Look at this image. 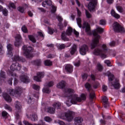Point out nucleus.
<instances>
[{"instance_id": "1", "label": "nucleus", "mask_w": 125, "mask_h": 125, "mask_svg": "<svg viewBox=\"0 0 125 125\" xmlns=\"http://www.w3.org/2000/svg\"><path fill=\"white\" fill-rule=\"evenodd\" d=\"M104 31V29L103 28L99 27L97 28L96 31H95V32L93 33L94 38L93 40L91 45V48L92 49L94 48V47L96 46H97V44H98V43L99 42V39H100V36L98 35L96 32L98 33H103Z\"/></svg>"}, {"instance_id": "2", "label": "nucleus", "mask_w": 125, "mask_h": 125, "mask_svg": "<svg viewBox=\"0 0 125 125\" xmlns=\"http://www.w3.org/2000/svg\"><path fill=\"white\" fill-rule=\"evenodd\" d=\"M85 100V95L82 94L81 96V98L78 97V95H75L73 96L72 99L71 100V103H68L66 102V105L68 107H70L72 104H77V102H81L82 100Z\"/></svg>"}, {"instance_id": "3", "label": "nucleus", "mask_w": 125, "mask_h": 125, "mask_svg": "<svg viewBox=\"0 0 125 125\" xmlns=\"http://www.w3.org/2000/svg\"><path fill=\"white\" fill-rule=\"evenodd\" d=\"M74 115H75V113L73 111H68L65 115L62 114L60 118L62 120H66L68 122H71L73 120Z\"/></svg>"}, {"instance_id": "4", "label": "nucleus", "mask_w": 125, "mask_h": 125, "mask_svg": "<svg viewBox=\"0 0 125 125\" xmlns=\"http://www.w3.org/2000/svg\"><path fill=\"white\" fill-rule=\"evenodd\" d=\"M22 49H23V54L24 56H26L27 58L32 57V55L31 54V52H32V50H33V48L32 47H27L26 45H24L22 47Z\"/></svg>"}, {"instance_id": "5", "label": "nucleus", "mask_w": 125, "mask_h": 125, "mask_svg": "<svg viewBox=\"0 0 125 125\" xmlns=\"http://www.w3.org/2000/svg\"><path fill=\"white\" fill-rule=\"evenodd\" d=\"M113 29L115 32H121V33H125V28L124 27L117 22L113 23Z\"/></svg>"}, {"instance_id": "6", "label": "nucleus", "mask_w": 125, "mask_h": 125, "mask_svg": "<svg viewBox=\"0 0 125 125\" xmlns=\"http://www.w3.org/2000/svg\"><path fill=\"white\" fill-rule=\"evenodd\" d=\"M54 83L52 82H50L47 84H45L44 85V87L42 89V92L44 93H50V90L48 87H50L51 86H53Z\"/></svg>"}, {"instance_id": "7", "label": "nucleus", "mask_w": 125, "mask_h": 125, "mask_svg": "<svg viewBox=\"0 0 125 125\" xmlns=\"http://www.w3.org/2000/svg\"><path fill=\"white\" fill-rule=\"evenodd\" d=\"M88 51V47L84 44L80 47V52L81 55H85L86 54V52Z\"/></svg>"}, {"instance_id": "8", "label": "nucleus", "mask_w": 125, "mask_h": 125, "mask_svg": "<svg viewBox=\"0 0 125 125\" xmlns=\"http://www.w3.org/2000/svg\"><path fill=\"white\" fill-rule=\"evenodd\" d=\"M43 76H44L43 72H39L37 73V76L34 77L33 79L36 82H41V79L43 78Z\"/></svg>"}, {"instance_id": "9", "label": "nucleus", "mask_w": 125, "mask_h": 125, "mask_svg": "<svg viewBox=\"0 0 125 125\" xmlns=\"http://www.w3.org/2000/svg\"><path fill=\"white\" fill-rule=\"evenodd\" d=\"M94 54H95V55H100L101 54L102 58L103 59L106 58V55L104 54H102L101 51H100V50L99 49L95 50V51L94 52Z\"/></svg>"}, {"instance_id": "10", "label": "nucleus", "mask_w": 125, "mask_h": 125, "mask_svg": "<svg viewBox=\"0 0 125 125\" xmlns=\"http://www.w3.org/2000/svg\"><path fill=\"white\" fill-rule=\"evenodd\" d=\"M11 69L12 70H17V71H20V70H21V66L19 65V64L17 63H16V65L15 64H13L11 66Z\"/></svg>"}, {"instance_id": "11", "label": "nucleus", "mask_w": 125, "mask_h": 125, "mask_svg": "<svg viewBox=\"0 0 125 125\" xmlns=\"http://www.w3.org/2000/svg\"><path fill=\"white\" fill-rule=\"evenodd\" d=\"M7 48L8 49V55L9 57H11L12 56V52H11L12 51V45L11 44H9L7 45Z\"/></svg>"}, {"instance_id": "12", "label": "nucleus", "mask_w": 125, "mask_h": 125, "mask_svg": "<svg viewBox=\"0 0 125 125\" xmlns=\"http://www.w3.org/2000/svg\"><path fill=\"white\" fill-rule=\"evenodd\" d=\"M83 28L85 29V32L89 33L90 32V26L87 22H84L83 24Z\"/></svg>"}, {"instance_id": "13", "label": "nucleus", "mask_w": 125, "mask_h": 125, "mask_svg": "<svg viewBox=\"0 0 125 125\" xmlns=\"http://www.w3.org/2000/svg\"><path fill=\"white\" fill-rule=\"evenodd\" d=\"M110 14L113 17H114V18H116V19H120V18H121V16L118 14H117L113 9L111 10Z\"/></svg>"}, {"instance_id": "14", "label": "nucleus", "mask_w": 125, "mask_h": 125, "mask_svg": "<svg viewBox=\"0 0 125 125\" xmlns=\"http://www.w3.org/2000/svg\"><path fill=\"white\" fill-rule=\"evenodd\" d=\"M65 84L66 83H65V81H62L57 84V87L58 88H63V87H65Z\"/></svg>"}, {"instance_id": "15", "label": "nucleus", "mask_w": 125, "mask_h": 125, "mask_svg": "<svg viewBox=\"0 0 125 125\" xmlns=\"http://www.w3.org/2000/svg\"><path fill=\"white\" fill-rule=\"evenodd\" d=\"M65 69L68 73H72L73 72V66L71 64H66Z\"/></svg>"}, {"instance_id": "16", "label": "nucleus", "mask_w": 125, "mask_h": 125, "mask_svg": "<svg viewBox=\"0 0 125 125\" xmlns=\"http://www.w3.org/2000/svg\"><path fill=\"white\" fill-rule=\"evenodd\" d=\"M20 39H21V36L18 35L17 37H16V41L15 42V46H19L20 44Z\"/></svg>"}, {"instance_id": "17", "label": "nucleus", "mask_w": 125, "mask_h": 125, "mask_svg": "<svg viewBox=\"0 0 125 125\" xmlns=\"http://www.w3.org/2000/svg\"><path fill=\"white\" fill-rule=\"evenodd\" d=\"M83 119L81 117H77L75 119V124L76 125H81Z\"/></svg>"}, {"instance_id": "18", "label": "nucleus", "mask_w": 125, "mask_h": 125, "mask_svg": "<svg viewBox=\"0 0 125 125\" xmlns=\"http://www.w3.org/2000/svg\"><path fill=\"white\" fill-rule=\"evenodd\" d=\"M51 3H52L51 0H45V1L42 3V5L43 7H45L47 6V5H51Z\"/></svg>"}, {"instance_id": "19", "label": "nucleus", "mask_w": 125, "mask_h": 125, "mask_svg": "<svg viewBox=\"0 0 125 125\" xmlns=\"http://www.w3.org/2000/svg\"><path fill=\"white\" fill-rule=\"evenodd\" d=\"M77 51V45H73L72 47L70 50V54L73 55Z\"/></svg>"}, {"instance_id": "20", "label": "nucleus", "mask_w": 125, "mask_h": 125, "mask_svg": "<svg viewBox=\"0 0 125 125\" xmlns=\"http://www.w3.org/2000/svg\"><path fill=\"white\" fill-rule=\"evenodd\" d=\"M3 97L4 99H5L6 101H7V102H11V98H10L9 95H7V94H4Z\"/></svg>"}, {"instance_id": "21", "label": "nucleus", "mask_w": 125, "mask_h": 125, "mask_svg": "<svg viewBox=\"0 0 125 125\" xmlns=\"http://www.w3.org/2000/svg\"><path fill=\"white\" fill-rule=\"evenodd\" d=\"M114 88L118 89V88H120V83H119V80H116V82L112 84Z\"/></svg>"}, {"instance_id": "22", "label": "nucleus", "mask_w": 125, "mask_h": 125, "mask_svg": "<svg viewBox=\"0 0 125 125\" xmlns=\"http://www.w3.org/2000/svg\"><path fill=\"white\" fill-rule=\"evenodd\" d=\"M21 82H23V83H29V79H28V77H21Z\"/></svg>"}, {"instance_id": "23", "label": "nucleus", "mask_w": 125, "mask_h": 125, "mask_svg": "<svg viewBox=\"0 0 125 125\" xmlns=\"http://www.w3.org/2000/svg\"><path fill=\"white\" fill-rule=\"evenodd\" d=\"M72 32H73V29H72V27H68V29L66 31V35L68 36H71V35H72Z\"/></svg>"}, {"instance_id": "24", "label": "nucleus", "mask_w": 125, "mask_h": 125, "mask_svg": "<svg viewBox=\"0 0 125 125\" xmlns=\"http://www.w3.org/2000/svg\"><path fill=\"white\" fill-rule=\"evenodd\" d=\"M47 112H48V113H50V114H54L55 112V109L52 107H49L47 109Z\"/></svg>"}, {"instance_id": "25", "label": "nucleus", "mask_w": 125, "mask_h": 125, "mask_svg": "<svg viewBox=\"0 0 125 125\" xmlns=\"http://www.w3.org/2000/svg\"><path fill=\"white\" fill-rule=\"evenodd\" d=\"M77 23L80 28H82V20L80 18H78L77 19Z\"/></svg>"}, {"instance_id": "26", "label": "nucleus", "mask_w": 125, "mask_h": 125, "mask_svg": "<svg viewBox=\"0 0 125 125\" xmlns=\"http://www.w3.org/2000/svg\"><path fill=\"white\" fill-rule=\"evenodd\" d=\"M107 76L108 77L109 81H112L113 80V78H114V75L110 73L109 72H108L107 73Z\"/></svg>"}, {"instance_id": "27", "label": "nucleus", "mask_w": 125, "mask_h": 125, "mask_svg": "<svg viewBox=\"0 0 125 125\" xmlns=\"http://www.w3.org/2000/svg\"><path fill=\"white\" fill-rule=\"evenodd\" d=\"M44 64L46 66H51L52 65V62L49 60H46L44 62Z\"/></svg>"}, {"instance_id": "28", "label": "nucleus", "mask_w": 125, "mask_h": 125, "mask_svg": "<svg viewBox=\"0 0 125 125\" xmlns=\"http://www.w3.org/2000/svg\"><path fill=\"white\" fill-rule=\"evenodd\" d=\"M60 106H61V104L60 103H56L53 104V107L57 109H59Z\"/></svg>"}, {"instance_id": "29", "label": "nucleus", "mask_w": 125, "mask_h": 125, "mask_svg": "<svg viewBox=\"0 0 125 125\" xmlns=\"http://www.w3.org/2000/svg\"><path fill=\"white\" fill-rule=\"evenodd\" d=\"M62 39L63 41H68V39L66 38V34H65V32H63L62 34Z\"/></svg>"}, {"instance_id": "30", "label": "nucleus", "mask_w": 125, "mask_h": 125, "mask_svg": "<svg viewBox=\"0 0 125 125\" xmlns=\"http://www.w3.org/2000/svg\"><path fill=\"white\" fill-rule=\"evenodd\" d=\"M28 38L30 41L32 42H36V39H35V38H34V36L32 35H29L28 36Z\"/></svg>"}, {"instance_id": "31", "label": "nucleus", "mask_w": 125, "mask_h": 125, "mask_svg": "<svg viewBox=\"0 0 125 125\" xmlns=\"http://www.w3.org/2000/svg\"><path fill=\"white\" fill-rule=\"evenodd\" d=\"M2 13L4 16H7L8 15V11L6 9H3L2 10Z\"/></svg>"}, {"instance_id": "32", "label": "nucleus", "mask_w": 125, "mask_h": 125, "mask_svg": "<svg viewBox=\"0 0 125 125\" xmlns=\"http://www.w3.org/2000/svg\"><path fill=\"white\" fill-rule=\"evenodd\" d=\"M15 93L16 94H19V92L17 91H15V92L11 89V90H10V94H11V95H14V94H15Z\"/></svg>"}, {"instance_id": "33", "label": "nucleus", "mask_w": 125, "mask_h": 125, "mask_svg": "<svg viewBox=\"0 0 125 125\" xmlns=\"http://www.w3.org/2000/svg\"><path fill=\"white\" fill-rule=\"evenodd\" d=\"M85 15L87 18H91V14L87 10H85Z\"/></svg>"}, {"instance_id": "34", "label": "nucleus", "mask_w": 125, "mask_h": 125, "mask_svg": "<svg viewBox=\"0 0 125 125\" xmlns=\"http://www.w3.org/2000/svg\"><path fill=\"white\" fill-rule=\"evenodd\" d=\"M18 10L20 11V12H21V13H24V12H25V10L23 7L21 6H20L18 8Z\"/></svg>"}, {"instance_id": "35", "label": "nucleus", "mask_w": 125, "mask_h": 125, "mask_svg": "<svg viewBox=\"0 0 125 125\" xmlns=\"http://www.w3.org/2000/svg\"><path fill=\"white\" fill-rule=\"evenodd\" d=\"M9 6L11 7V8H13V9H16V5H15V4L14 3L10 2L9 3Z\"/></svg>"}, {"instance_id": "36", "label": "nucleus", "mask_w": 125, "mask_h": 125, "mask_svg": "<svg viewBox=\"0 0 125 125\" xmlns=\"http://www.w3.org/2000/svg\"><path fill=\"white\" fill-rule=\"evenodd\" d=\"M32 121H36L38 120V115L34 114L31 116Z\"/></svg>"}, {"instance_id": "37", "label": "nucleus", "mask_w": 125, "mask_h": 125, "mask_svg": "<svg viewBox=\"0 0 125 125\" xmlns=\"http://www.w3.org/2000/svg\"><path fill=\"white\" fill-rule=\"evenodd\" d=\"M15 107L18 109H21V105L20 104V103L19 102H17Z\"/></svg>"}, {"instance_id": "38", "label": "nucleus", "mask_w": 125, "mask_h": 125, "mask_svg": "<svg viewBox=\"0 0 125 125\" xmlns=\"http://www.w3.org/2000/svg\"><path fill=\"white\" fill-rule=\"evenodd\" d=\"M103 102H104V104H107V102H108V98L105 96L103 98Z\"/></svg>"}, {"instance_id": "39", "label": "nucleus", "mask_w": 125, "mask_h": 125, "mask_svg": "<svg viewBox=\"0 0 125 125\" xmlns=\"http://www.w3.org/2000/svg\"><path fill=\"white\" fill-rule=\"evenodd\" d=\"M116 8H117V10H118V11H119V12H123V8H122V7H121L120 6H116Z\"/></svg>"}, {"instance_id": "40", "label": "nucleus", "mask_w": 125, "mask_h": 125, "mask_svg": "<svg viewBox=\"0 0 125 125\" xmlns=\"http://www.w3.org/2000/svg\"><path fill=\"white\" fill-rule=\"evenodd\" d=\"M51 12H52L53 13L55 12V11H56V7L54 5H52L51 7Z\"/></svg>"}, {"instance_id": "41", "label": "nucleus", "mask_w": 125, "mask_h": 125, "mask_svg": "<svg viewBox=\"0 0 125 125\" xmlns=\"http://www.w3.org/2000/svg\"><path fill=\"white\" fill-rule=\"evenodd\" d=\"M44 119L45 122H47L48 123H49V122H51L52 121L51 118L49 117H45Z\"/></svg>"}, {"instance_id": "42", "label": "nucleus", "mask_w": 125, "mask_h": 125, "mask_svg": "<svg viewBox=\"0 0 125 125\" xmlns=\"http://www.w3.org/2000/svg\"><path fill=\"white\" fill-rule=\"evenodd\" d=\"M21 30L23 33H27L28 32V30L27 29V27L26 26H23L21 28Z\"/></svg>"}, {"instance_id": "43", "label": "nucleus", "mask_w": 125, "mask_h": 125, "mask_svg": "<svg viewBox=\"0 0 125 125\" xmlns=\"http://www.w3.org/2000/svg\"><path fill=\"white\" fill-rule=\"evenodd\" d=\"M65 47L66 46L63 44L58 45L59 49H63V48H65Z\"/></svg>"}, {"instance_id": "44", "label": "nucleus", "mask_w": 125, "mask_h": 125, "mask_svg": "<svg viewBox=\"0 0 125 125\" xmlns=\"http://www.w3.org/2000/svg\"><path fill=\"white\" fill-rule=\"evenodd\" d=\"M75 92V91H74V90L73 89H69L66 92V93L67 94H71V93H73Z\"/></svg>"}, {"instance_id": "45", "label": "nucleus", "mask_w": 125, "mask_h": 125, "mask_svg": "<svg viewBox=\"0 0 125 125\" xmlns=\"http://www.w3.org/2000/svg\"><path fill=\"white\" fill-rule=\"evenodd\" d=\"M91 86L90 85V84H89V83H86L85 84V88H87V89H89Z\"/></svg>"}, {"instance_id": "46", "label": "nucleus", "mask_w": 125, "mask_h": 125, "mask_svg": "<svg viewBox=\"0 0 125 125\" xmlns=\"http://www.w3.org/2000/svg\"><path fill=\"white\" fill-rule=\"evenodd\" d=\"M100 25H105L106 24V21L103 20H101L100 21Z\"/></svg>"}, {"instance_id": "47", "label": "nucleus", "mask_w": 125, "mask_h": 125, "mask_svg": "<svg viewBox=\"0 0 125 125\" xmlns=\"http://www.w3.org/2000/svg\"><path fill=\"white\" fill-rule=\"evenodd\" d=\"M5 109H7V110H8L9 111H11L12 110L11 107H10V106L7 104L5 105Z\"/></svg>"}, {"instance_id": "48", "label": "nucleus", "mask_w": 125, "mask_h": 125, "mask_svg": "<svg viewBox=\"0 0 125 125\" xmlns=\"http://www.w3.org/2000/svg\"><path fill=\"white\" fill-rule=\"evenodd\" d=\"M33 88L36 90H38V89H40V86L37 85H33Z\"/></svg>"}, {"instance_id": "49", "label": "nucleus", "mask_w": 125, "mask_h": 125, "mask_svg": "<svg viewBox=\"0 0 125 125\" xmlns=\"http://www.w3.org/2000/svg\"><path fill=\"white\" fill-rule=\"evenodd\" d=\"M48 34H50L51 35L53 33V30L50 28H48Z\"/></svg>"}, {"instance_id": "50", "label": "nucleus", "mask_w": 125, "mask_h": 125, "mask_svg": "<svg viewBox=\"0 0 125 125\" xmlns=\"http://www.w3.org/2000/svg\"><path fill=\"white\" fill-rule=\"evenodd\" d=\"M94 97H95V94H94V93H91L90 94V98L91 99H93V98H94Z\"/></svg>"}, {"instance_id": "51", "label": "nucleus", "mask_w": 125, "mask_h": 125, "mask_svg": "<svg viewBox=\"0 0 125 125\" xmlns=\"http://www.w3.org/2000/svg\"><path fill=\"white\" fill-rule=\"evenodd\" d=\"M104 63H105V64H106V65H107V66H110V61H109V60H105V61H104Z\"/></svg>"}, {"instance_id": "52", "label": "nucleus", "mask_w": 125, "mask_h": 125, "mask_svg": "<svg viewBox=\"0 0 125 125\" xmlns=\"http://www.w3.org/2000/svg\"><path fill=\"white\" fill-rule=\"evenodd\" d=\"M107 89V86H105V85H103L102 90L103 91H106Z\"/></svg>"}, {"instance_id": "53", "label": "nucleus", "mask_w": 125, "mask_h": 125, "mask_svg": "<svg viewBox=\"0 0 125 125\" xmlns=\"http://www.w3.org/2000/svg\"><path fill=\"white\" fill-rule=\"evenodd\" d=\"M82 78L83 80H85L86 79H87V74H84L82 76Z\"/></svg>"}, {"instance_id": "54", "label": "nucleus", "mask_w": 125, "mask_h": 125, "mask_svg": "<svg viewBox=\"0 0 125 125\" xmlns=\"http://www.w3.org/2000/svg\"><path fill=\"white\" fill-rule=\"evenodd\" d=\"M7 115V112H6V111H3L2 112V117H6Z\"/></svg>"}, {"instance_id": "55", "label": "nucleus", "mask_w": 125, "mask_h": 125, "mask_svg": "<svg viewBox=\"0 0 125 125\" xmlns=\"http://www.w3.org/2000/svg\"><path fill=\"white\" fill-rule=\"evenodd\" d=\"M73 32H74V34L75 35V36L77 37V38H78V37H79V32H77L75 30H73Z\"/></svg>"}, {"instance_id": "56", "label": "nucleus", "mask_w": 125, "mask_h": 125, "mask_svg": "<svg viewBox=\"0 0 125 125\" xmlns=\"http://www.w3.org/2000/svg\"><path fill=\"white\" fill-rule=\"evenodd\" d=\"M58 123H59V125H65V123H64V122H63L62 121H58Z\"/></svg>"}, {"instance_id": "57", "label": "nucleus", "mask_w": 125, "mask_h": 125, "mask_svg": "<svg viewBox=\"0 0 125 125\" xmlns=\"http://www.w3.org/2000/svg\"><path fill=\"white\" fill-rule=\"evenodd\" d=\"M57 18L59 21H62L63 19L60 16H57Z\"/></svg>"}, {"instance_id": "58", "label": "nucleus", "mask_w": 125, "mask_h": 125, "mask_svg": "<svg viewBox=\"0 0 125 125\" xmlns=\"http://www.w3.org/2000/svg\"><path fill=\"white\" fill-rule=\"evenodd\" d=\"M98 69L99 71H101V70H102L103 67H102V66L101 65V64L98 65Z\"/></svg>"}, {"instance_id": "59", "label": "nucleus", "mask_w": 125, "mask_h": 125, "mask_svg": "<svg viewBox=\"0 0 125 125\" xmlns=\"http://www.w3.org/2000/svg\"><path fill=\"white\" fill-rule=\"evenodd\" d=\"M77 10L78 16L79 17L81 16V15H82V12H81V11H80V10H79V9H77Z\"/></svg>"}, {"instance_id": "60", "label": "nucleus", "mask_w": 125, "mask_h": 125, "mask_svg": "<svg viewBox=\"0 0 125 125\" xmlns=\"http://www.w3.org/2000/svg\"><path fill=\"white\" fill-rule=\"evenodd\" d=\"M74 64L76 66V67H79V65H80V61H79L77 62H74Z\"/></svg>"}, {"instance_id": "61", "label": "nucleus", "mask_w": 125, "mask_h": 125, "mask_svg": "<svg viewBox=\"0 0 125 125\" xmlns=\"http://www.w3.org/2000/svg\"><path fill=\"white\" fill-rule=\"evenodd\" d=\"M75 17H75L74 15H72L70 16V20H74L75 19Z\"/></svg>"}, {"instance_id": "62", "label": "nucleus", "mask_w": 125, "mask_h": 125, "mask_svg": "<svg viewBox=\"0 0 125 125\" xmlns=\"http://www.w3.org/2000/svg\"><path fill=\"white\" fill-rule=\"evenodd\" d=\"M109 45H110V46H114V45H115V42H110L109 43Z\"/></svg>"}, {"instance_id": "63", "label": "nucleus", "mask_w": 125, "mask_h": 125, "mask_svg": "<svg viewBox=\"0 0 125 125\" xmlns=\"http://www.w3.org/2000/svg\"><path fill=\"white\" fill-rule=\"evenodd\" d=\"M19 60H20V58L19 56L15 58V61H19Z\"/></svg>"}, {"instance_id": "64", "label": "nucleus", "mask_w": 125, "mask_h": 125, "mask_svg": "<svg viewBox=\"0 0 125 125\" xmlns=\"http://www.w3.org/2000/svg\"><path fill=\"white\" fill-rule=\"evenodd\" d=\"M28 15L30 17H32V16H33V13H32L31 11H28Z\"/></svg>"}]
</instances>
